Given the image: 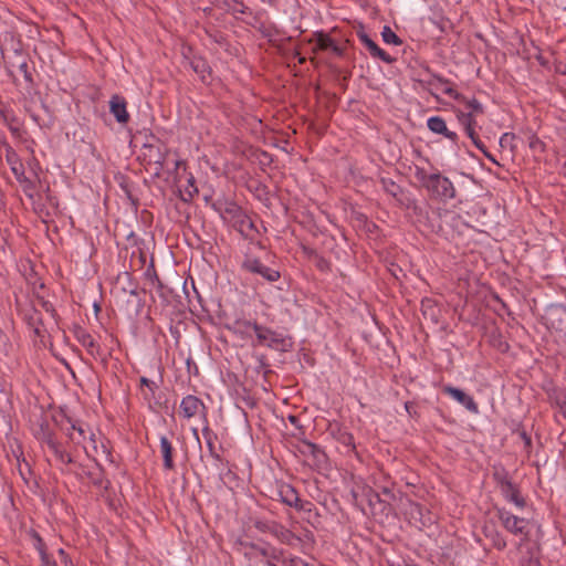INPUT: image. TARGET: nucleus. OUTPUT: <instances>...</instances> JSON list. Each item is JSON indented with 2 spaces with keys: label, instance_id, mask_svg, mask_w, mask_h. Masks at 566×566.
<instances>
[{
  "label": "nucleus",
  "instance_id": "41",
  "mask_svg": "<svg viewBox=\"0 0 566 566\" xmlns=\"http://www.w3.org/2000/svg\"><path fill=\"white\" fill-rule=\"evenodd\" d=\"M292 563L294 564V566H302V565H304V564H303V560H298V563H300L298 565L296 564V562H295V560H292Z\"/></svg>",
  "mask_w": 566,
  "mask_h": 566
},
{
  "label": "nucleus",
  "instance_id": "27",
  "mask_svg": "<svg viewBox=\"0 0 566 566\" xmlns=\"http://www.w3.org/2000/svg\"><path fill=\"white\" fill-rule=\"evenodd\" d=\"M192 64H193L195 72L200 73L201 76L203 77V72L206 70L205 62L198 61V62H193Z\"/></svg>",
  "mask_w": 566,
  "mask_h": 566
},
{
  "label": "nucleus",
  "instance_id": "12",
  "mask_svg": "<svg viewBox=\"0 0 566 566\" xmlns=\"http://www.w3.org/2000/svg\"><path fill=\"white\" fill-rule=\"evenodd\" d=\"M279 495H280L281 501L284 504H286L291 507H295L296 510L303 509L298 493L292 485H290V484L281 485L279 489Z\"/></svg>",
  "mask_w": 566,
  "mask_h": 566
},
{
  "label": "nucleus",
  "instance_id": "30",
  "mask_svg": "<svg viewBox=\"0 0 566 566\" xmlns=\"http://www.w3.org/2000/svg\"><path fill=\"white\" fill-rule=\"evenodd\" d=\"M532 147H533V150L542 149V148H543V143H542V142H539V140H537V139L535 140V139L533 138Z\"/></svg>",
  "mask_w": 566,
  "mask_h": 566
},
{
  "label": "nucleus",
  "instance_id": "19",
  "mask_svg": "<svg viewBox=\"0 0 566 566\" xmlns=\"http://www.w3.org/2000/svg\"><path fill=\"white\" fill-rule=\"evenodd\" d=\"M203 433V437L206 439V442H207V447H208V450H209V453L212 458H214L216 460H219L220 459V455L219 453L217 452L216 450V446H214V437L213 434L209 431L208 428L203 429L202 431Z\"/></svg>",
  "mask_w": 566,
  "mask_h": 566
},
{
  "label": "nucleus",
  "instance_id": "11",
  "mask_svg": "<svg viewBox=\"0 0 566 566\" xmlns=\"http://www.w3.org/2000/svg\"><path fill=\"white\" fill-rule=\"evenodd\" d=\"M6 159L17 180L20 184H29V179L24 176L23 165L11 147L7 148Z\"/></svg>",
  "mask_w": 566,
  "mask_h": 566
},
{
  "label": "nucleus",
  "instance_id": "7",
  "mask_svg": "<svg viewBox=\"0 0 566 566\" xmlns=\"http://www.w3.org/2000/svg\"><path fill=\"white\" fill-rule=\"evenodd\" d=\"M312 43H314L313 51H331L337 56L343 55V49L335 43V41L326 33L317 32L314 34L313 40H311Z\"/></svg>",
  "mask_w": 566,
  "mask_h": 566
},
{
  "label": "nucleus",
  "instance_id": "8",
  "mask_svg": "<svg viewBox=\"0 0 566 566\" xmlns=\"http://www.w3.org/2000/svg\"><path fill=\"white\" fill-rule=\"evenodd\" d=\"M478 116L479 115H475L474 113H467V112H460L458 115L459 120H460L461 125L464 127L467 135L471 138V140L478 148L483 150L484 146H483L482 142L479 139V136L475 132Z\"/></svg>",
  "mask_w": 566,
  "mask_h": 566
},
{
  "label": "nucleus",
  "instance_id": "34",
  "mask_svg": "<svg viewBox=\"0 0 566 566\" xmlns=\"http://www.w3.org/2000/svg\"><path fill=\"white\" fill-rule=\"evenodd\" d=\"M521 436L527 446L531 444V439L527 437L525 431H522Z\"/></svg>",
  "mask_w": 566,
  "mask_h": 566
},
{
  "label": "nucleus",
  "instance_id": "1",
  "mask_svg": "<svg viewBox=\"0 0 566 566\" xmlns=\"http://www.w3.org/2000/svg\"><path fill=\"white\" fill-rule=\"evenodd\" d=\"M242 269L249 273L260 275L268 282H276L281 274L277 270L266 266L260 259L251 254H245L242 261Z\"/></svg>",
  "mask_w": 566,
  "mask_h": 566
},
{
  "label": "nucleus",
  "instance_id": "39",
  "mask_svg": "<svg viewBox=\"0 0 566 566\" xmlns=\"http://www.w3.org/2000/svg\"><path fill=\"white\" fill-rule=\"evenodd\" d=\"M292 563L294 564V566H302V565H304V564H303V560H298V563H300L298 565L296 564V562H295V560H292Z\"/></svg>",
  "mask_w": 566,
  "mask_h": 566
},
{
  "label": "nucleus",
  "instance_id": "23",
  "mask_svg": "<svg viewBox=\"0 0 566 566\" xmlns=\"http://www.w3.org/2000/svg\"><path fill=\"white\" fill-rule=\"evenodd\" d=\"M360 42L369 51L370 55L379 48L366 33L361 32L358 34Z\"/></svg>",
  "mask_w": 566,
  "mask_h": 566
},
{
  "label": "nucleus",
  "instance_id": "40",
  "mask_svg": "<svg viewBox=\"0 0 566 566\" xmlns=\"http://www.w3.org/2000/svg\"><path fill=\"white\" fill-rule=\"evenodd\" d=\"M292 563L294 564V566H302V565H304V564H303V560H298V563H300L298 565L296 564V562H295V560H292Z\"/></svg>",
  "mask_w": 566,
  "mask_h": 566
},
{
  "label": "nucleus",
  "instance_id": "42",
  "mask_svg": "<svg viewBox=\"0 0 566 566\" xmlns=\"http://www.w3.org/2000/svg\"><path fill=\"white\" fill-rule=\"evenodd\" d=\"M269 566H275L274 564H269Z\"/></svg>",
  "mask_w": 566,
  "mask_h": 566
},
{
  "label": "nucleus",
  "instance_id": "24",
  "mask_svg": "<svg viewBox=\"0 0 566 566\" xmlns=\"http://www.w3.org/2000/svg\"><path fill=\"white\" fill-rule=\"evenodd\" d=\"M371 56L380 59L381 61H384L386 63L394 62V59L380 48H378Z\"/></svg>",
  "mask_w": 566,
  "mask_h": 566
},
{
  "label": "nucleus",
  "instance_id": "3",
  "mask_svg": "<svg viewBox=\"0 0 566 566\" xmlns=\"http://www.w3.org/2000/svg\"><path fill=\"white\" fill-rule=\"evenodd\" d=\"M542 318L548 329L566 335V307L551 305L546 308Z\"/></svg>",
  "mask_w": 566,
  "mask_h": 566
},
{
  "label": "nucleus",
  "instance_id": "18",
  "mask_svg": "<svg viewBox=\"0 0 566 566\" xmlns=\"http://www.w3.org/2000/svg\"><path fill=\"white\" fill-rule=\"evenodd\" d=\"M172 446L166 437L160 438V453L164 459V468L166 470H174L175 464L172 460Z\"/></svg>",
  "mask_w": 566,
  "mask_h": 566
},
{
  "label": "nucleus",
  "instance_id": "35",
  "mask_svg": "<svg viewBox=\"0 0 566 566\" xmlns=\"http://www.w3.org/2000/svg\"><path fill=\"white\" fill-rule=\"evenodd\" d=\"M537 61L542 64V65H545L546 64V61L544 60V57L542 55H538L537 56Z\"/></svg>",
  "mask_w": 566,
  "mask_h": 566
},
{
  "label": "nucleus",
  "instance_id": "22",
  "mask_svg": "<svg viewBox=\"0 0 566 566\" xmlns=\"http://www.w3.org/2000/svg\"><path fill=\"white\" fill-rule=\"evenodd\" d=\"M462 112L474 113L475 115H481L483 113L482 105L476 99L465 101L464 109Z\"/></svg>",
  "mask_w": 566,
  "mask_h": 566
},
{
  "label": "nucleus",
  "instance_id": "16",
  "mask_svg": "<svg viewBox=\"0 0 566 566\" xmlns=\"http://www.w3.org/2000/svg\"><path fill=\"white\" fill-rule=\"evenodd\" d=\"M427 125L428 128L433 133L442 134L451 140H455L457 138V134L448 129L447 124L442 117L432 116L428 119Z\"/></svg>",
  "mask_w": 566,
  "mask_h": 566
},
{
  "label": "nucleus",
  "instance_id": "10",
  "mask_svg": "<svg viewBox=\"0 0 566 566\" xmlns=\"http://www.w3.org/2000/svg\"><path fill=\"white\" fill-rule=\"evenodd\" d=\"M126 101L119 95H113L109 101V111L120 124H125L129 119V114L126 108Z\"/></svg>",
  "mask_w": 566,
  "mask_h": 566
},
{
  "label": "nucleus",
  "instance_id": "6",
  "mask_svg": "<svg viewBox=\"0 0 566 566\" xmlns=\"http://www.w3.org/2000/svg\"><path fill=\"white\" fill-rule=\"evenodd\" d=\"M85 453L95 461L99 459L109 460L111 452L103 441H97L95 433L88 434V442L84 444Z\"/></svg>",
  "mask_w": 566,
  "mask_h": 566
},
{
  "label": "nucleus",
  "instance_id": "29",
  "mask_svg": "<svg viewBox=\"0 0 566 566\" xmlns=\"http://www.w3.org/2000/svg\"><path fill=\"white\" fill-rule=\"evenodd\" d=\"M188 184H189V187L191 188V190L188 191L189 197L191 198L193 196V193L198 192V189L195 187V179H193V177L189 178Z\"/></svg>",
  "mask_w": 566,
  "mask_h": 566
},
{
  "label": "nucleus",
  "instance_id": "36",
  "mask_svg": "<svg viewBox=\"0 0 566 566\" xmlns=\"http://www.w3.org/2000/svg\"><path fill=\"white\" fill-rule=\"evenodd\" d=\"M184 165H185V163H184L182 160H177V161H176V170H178V169H179V167H180V166H184Z\"/></svg>",
  "mask_w": 566,
  "mask_h": 566
},
{
  "label": "nucleus",
  "instance_id": "14",
  "mask_svg": "<svg viewBox=\"0 0 566 566\" xmlns=\"http://www.w3.org/2000/svg\"><path fill=\"white\" fill-rule=\"evenodd\" d=\"M504 522V525L505 527L514 533V534H520L524 537L527 536L528 534V521H526L525 518H520L517 516H514V515H507L504 517L503 520Z\"/></svg>",
  "mask_w": 566,
  "mask_h": 566
},
{
  "label": "nucleus",
  "instance_id": "25",
  "mask_svg": "<svg viewBox=\"0 0 566 566\" xmlns=\"http://www.w3.org/2000/svg\"><path fill=\"white\" fill-rule=\"evenodd\" d=\"M275 534L279 536L282 541H289L292 537V533L287 531L286 528L275 525Z\"/></svg>",
  "mask_w": 566,
  "mask_h": 566
},
{
  "label": "nucleus",
  "instance_id": "5",
  "mask_svg": "<svg viewBox=\"0 0 566 566\" xmlns=\"http://www.w3.org/2000/svg\"><path fill=\"white\" fill-rule=\"evenodd\" d=\"M180 413L186 419H191L196 416L205 417L206 406L198 397L188 395L180 402Z\"/></svg>",
  "mask_w": 566,
  "mask_h": 566
},
{
  "label": "nucleus",
  "instance_id": "17",
  "mask_svg": "<svg viewBox=\"0 0 566 566\" xmlns=\"http://www.w3.org/2000/svg\"><path fill=\"white\" fill-rule=\"evenodd\" d=\"M45 443L61 464L72 463V457L70 455V453L63 450L61 446L50 434H48Z\"/></svg>",
  "mask_w": 566,
  "mask_h": 566
},
{
  "label": "nucleus",
  "instance_id": "33",
  "mask_svg": "<svg viewBox=\"0 0 566 566\" xmlns=\"http://www.w3.org/2000/svg\"><path fill=\"white\" fill-rule=\"evenodd\" d=\"M420 511H421V507H420V505H419V504H415V503H412V504H411V512H412V513H413V512H416V513H420Z\"/></svg>",
  "mask_w": 566,
  "mask_h": 566
},
{
  "label": "nucleus",
  "instance_id": "15",
  "mask_svg": "<svg viewBox=\"0 0 566 566\" xmlns=\"http://www.w3.org/2000/svg\"><path fill=\"white\" fill-rule=\"evenodd\" d=\"M90 433H93L90 428L80 423H72L71 428L67 430V437L70 440L83 447L88 442Z\"/></svg>",
  "mask_w": 566,
  "mask_h": 566
},
{
  "label": "nucleus",
  "instance_id": "4",
  "mask_svg": "<svg viewBox=\"0 0 566 566\" xmlns=\"http://www.w3.org/2000/svg\"><path fill=\"white\" fill-rule=\"evenodd\" d=\"M243 324L247 328L254 332L259 345L268 346L271 348H279L281 345H283L284 340L281 335L271 331L270 328L252 322H244Z\"/></svg>",
  "mask_w": 566,
  "mask_h": 566
},
{
  "label": "nucleus",
  "instance_id": "31",
  "mask_svg": "<svg viewBox=\"0 0 566 566\" xmlns=\"http://www.w3.org/2000/svg\"><path fill=\"white\" fill-rule=\"evenodd\" d=\"M308 448L311 449L312 453L315 454V455L317 453H321V450L315 444L310 443Z\"/></svg>",
  "mask_w": 566,
  "mask_h": 566
},
{
  "label": "nucleus",
  "instance_id": "13",
  "mask_svg": "<svg viewBox=\"0 0 566 566\" xmlns=\"http://www.w3.org/2000/svg\"><path fill=\"white\" fill-rule=\"evenodd\" d=\"M75 337L81 343V345L87 349L90 355H92L93 357L101 356L99 346L96 344L94 337L85 329L77 328L75 331Z\"/></svg>",
  "mask_w": 566,
  "mask_h": 566
},
{
  "label": "nucleus",
  "instance_id": "9",
  "mask_svg": "<svg viewBox=\"0 0 566 566\" xmlns=\"http://www.w3.org/2000/svg\"><path fill=\"white\" fill-rule=\"evenodd\" d=\"M443 392H446L452 399L457 400L459 403L464 406L469 411L474 413L479 411L476 402L473 400L471 396L465 394L463 390L451 386H446L443 388Z\"/></svg>",
  "mask_w": 566,
  "mask_h": 566
},
{
  "label": "nucleus",
  "instance_id": "2",
  "mask_svg": "<svg viewBox=\"0 0 566 566\" xmlns=\"http://www.w3.org/2000/svg\"><path fill=\"white\" fill-rule=\"evenodd\" d=\"M426 187L437 196L444 199H452L455 196L453 184L439 174H432L423 179Z\"/></svg>",
  "mask_w": 566,
  "mask_h": 566
},
{
  "label": "nucleus",
  "instance_id": "26",
  "mask_svg": "<svg viewBox=\"0 0 566 566\" xmlns=\"http://www.w3.org/2000/svg\"><path fill=\"white\" fill-rule=\"evenodd\" d=\"M40 555L42 562L41 566H56V563L54 560H51L49 555L42 548H40Z\"/></svg>",
  "mask_w": 566,
  "mask_h": 566
},
{
  "label": "nucleus",
  "instance_id": "20",
  "mask_svg": "<svg viewBox=\"0 0 566 566\" xmlns=\"http://www.w3.org/2000/svg\"><path fill=\"white\" fill-rule=\"evenodd\" d=\"M437 82L439 84V88L447 94L448 96L459 99L460 94L450 85V83L441 77H437Z\"/></svg>",
  "mask_w": 566,
  "mask_h": 566
},
{
  "label": "nucleus",
  "instance_id": "28",
  "mask_svg": "<svg viewBox=\"0 0 566 566\" xmlns=\"http://www.w3.org/2000/svg\"><path fill=\"white\" fill-rule=\"evenodd\" d=\"M23 191L29 196L32 197V190H33V184L29 179V184H21Z\"/></svg>",
  "mask_w": 566,
  "mask_h": 566
},
{
  "label": "nucleus",
  "instance_id": "21",
  "mask_svg": "<svg viewBox=\"0 0 566 566\" xmlns=\"http://www.w3.org/2000/svg\"><path fill=\"white\" fill-rule=\"evenodd\" d=\"M381 36L387 44L399 45L401 43L397 34L387 25L382 28Z\"/></svg>",
  "mask_w": 566,
  "mask_h": 566
},
{
  "label": "nucleus",
  "instance_id": "32",
  "mask_svg": "<svg viewBox=\"0 0 566 566\" xmlns=\"http://www.w3.org/2000/svg\"><path fill=\"white\" fill-rule=\"evenodd\" d=\"M57 553H59V555L61 556V558L63 559V562L66 564V563H67V557H66L65 552H64L62 548H60V549L57 551Z\"/></svg>",
  "mask_w": 566,
  "mask_h": 566
},
{
  "label": "nucleus",
  "instance_id": "38",
  "mask_svg": "<svg viewBox=\"0 0 566 566\" xmlns=\"http://www.w3.org/2000/svg\"><path fill=\"white\" fill-rule=\"evenodd\" d=\"M509 138V135L505 134L502 138H501V145H503L504 142H506V139Z\"/></svg>",
  "mask_w": 566,
  "mask_h": 566
},
{
  "label": "nucleus",
  "instance_id": "37",
  "mask_svg": "<svg viewBox=\"0 0 566 566\" xmlns=\"http://www.w3.org/2000/svg\"><path fill=\"white\" fill-rule=\"evenodd\" d=\"M142 384L146 385V386H149L150 381L147 379V378H142L140 379Z\"/></svg>",
  "mask_w": 566,
  "mask_h": 566
}]
</instances>
